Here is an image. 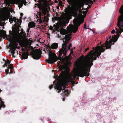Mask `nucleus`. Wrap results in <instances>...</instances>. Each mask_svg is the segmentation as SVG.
<instances>
[{
	"mask_svg": "<svg viewBox=\"0 0 123 123\" xmlns=\"http://www.w3.org/2000/svg\"><path fill=\"white\" fill-rule=\"evenodd\" d=\"M14 21L15 22L18 23L19 21V20L17 19L15 17H14L13 18H9V21L10 22L11 21L13 22Z\"/></svg>",
	"mask_w": 123,
	"mask_h": 123,
	"instance_id": "nucleus-13",
	"label": "nucleus"
},
{
	"mask_svg": "<svg viewBox=\"0 0 123 123\" xmlns=\"http://www.w3.org/2000/svg\"><path fill=\"white\" fill-rule=\"evenodd\" d=\"M43 14H45V15H46V12H45L43 11Z\"/></svg>",
	"mask_w": 123,
	"mask_h": 123,
	"instance_id": "nucleus-37",
	"label": "nucleus"
},
{
	"mask_svg": "<svg viewBox=\"0 0 123 123\" xmlns=\"http://www.w3.org/2000/svg\"><path fill=\"white\" fill-rule=\"evenodd\" d=\"M5 19L3 18H1L0 20V25L1 26H3L4 25V23H3L1 21H5Z\"/></svg>",
	"mask_w": 123,
	"mask_h": 123,
	"instance_id": "nucleus-19",
	"label": "nucleus"
},
{
	"mask_svg": "<svg viewBox=\"0 0 123 123\" xmlns=\"http://www.w3.org/2000/svg\"><path fill=\"white\" fill-rule=\"evenodd\" d=\"M88 60H87L85 63H82L81 65L80 69L76 71L73 76H71L69 79L73 84H75V79L77 76L83 77L84 76H88L89 75V72L91 67L93 65V63H90Z\"/></svg>",
	"mask_w": 123,
	"mask_h": 123,
	"instance_id": "nucleus-3",
	"label": "nucleus"
},
{
	"mask_svg": "<svg viewBox=\"0 0 123 123\" xmlns=\"http://www.w3.org/2000/svg\"><path fill=\"white\" fill-rule=\"evenodd\" d=\"M54 27H55V29L56 31H58V30L60 28V26L58 25H56L54 24L53 25Z\"/></svg>",
	"mask_w": 123,
	"mask_h": 123,
	"instance_id": "nucleus-21",
	"label": "nucleus"
},
{
	"mask_svg": "<svg viewBox=\"0 0 123 123\" xmlns=\"http://www.w3.org/2000/svg\"><path fill=\"white\" fill-rule=\"evenodd\" d=\"M75 47H74V49H75Z\"/></svg>",
	"mask_w": 123,
	"mask_h": 123,
	"instance_id": "nucleus-54",
	"label": "nucleus"
},
{
	"mask_svg": "<svg viewBox=\"0 0 123 123\" xmlns=\"http://www.w3.org/2000/svg\"><path fill=\"white\" fill-rule=\"evenodd\" d=\"M3 60L5 62V66H7L8 65L10 64L11 62V61H9L8 59H7V61H6L4 59H3Z\"/></svg>",
	"mask_w": 123,
	"mask_h": 123,
	"instance_id": "nucleus-18",
	"label": "nucleus"
},
{
	"mask_svg": "<svg viewBox=\"0 0 123 123\" xmlns=\"http://www.w3.org/2000/svg\"><path fill=\"white\" fill-rule=\"evenodd\" d=\"M56 55L55 54L52 53L51 50L48 52L49 58L46 59L45 61L48 63L53 64L57 61V59L55 57L54 55Z\"/></svg>",
	"mask_w": 123,
	"mask_h": 123,
	"instance_id": "nucleus-8",
	"label": "nucleus"
},
{
	"mask_svg": "<svg viewBox=\"0 0 123 123\" xmlns=\"http://www.w3.org/2000/svg\"><path fill=\"white\" fill-rule=\"evenodd\" d=\"M53 27L52 26H50L49 27V29L50 30H53Z\"/></svg>",
	"mask_w": 123,
	"mask_h": 123,
	"instance_id": "nucleus-31",
	"label": "nucleus"
},
{
	"mask_svg": "<svg viewBox=\"0 0 123 123\" xmlns=\"http://www.w3.org/2000/svg\"><path fill=\"white\" fill-rule=\"evenodd\" d=\"M39 9L41 10V8L40 7V8H39Z\"/></svg>",
	"mask_w": 123,
	"mask_h": 123,
	"instance_id": "nucleus-52",
	"label": "nucleus"
},
{
	"mask_svg": "<svg viewBox=\"0 0 123 123\" xmlns=\"http://www.w3.org/2000/svg\"><path fill=\"white\" fill-rule=\"evenodd\" d=\"M115 29L116 30V31H119V30L117 28H115Z\"/></svg>",
	"mask_w": 123,
	"mask_h": 123,
	"instance_id": "nucleus-35",
	"label": "nucleus"
},
{
	"mask_svg": "<svg viewBox=\"0 0 123 123\" xmlns=\"http://www.w3.org/2000/svg\"><path fill=\"white\" fill-rule=\"evenodd\" d=\"M101 43H99L98 44V45L99 44H100Z\"/></svg>",
	"mask_w": 123,
	"mask_h": 123,
	"instance_id": "nucleus-53",
	"label": "nucleus"
},
{
	"mask_svg": "<svg viewBox=\"0 0 123 123\" xmlns=\"http://www.w3.org/2000/svg\"><path fill=\"white\" fill-rule=\"evenodd\" d=\"M71 34L70 33L68 34H67L65 36V37L63 38V39H65V41H63L64 43L62 45V48L60 49V50L59 51V54L60 56L63 57V56H62V54H63V56H65L68 50H70V48L72 46V44L71 43H70L68 47L67 45L71 38Z\"/></svg>",
	"mask_w": 123,
	"mask_h": 123,
	"instance_id": "nucleus-4",
	"label": "nucleus"
},
{
	"mask_svg": "<svg viewBox=\"0 0 123 123\" xmlns=\"http://www.w3.org/2000/svg\"><path fill=\"white\" fill-rule=\"evenodd\" d=\"M41 52L38 49H36L32 54L33 58L35 59H38L41 57Z\"/></svg>",
	"mask_w": 123,
	"mask_h": 123,
	"instance_id": "nucleus-9",
	"label": "nucleus"
},
{
	"mask_svg": "<svg viewBox=\"0 0 123 123\" xmlns=\"http://www.w3.org/2000/svg\"><path fill=\"white\" fill-rule=\"evenodd\" d=\"M55 85L56 86H55L54 88L55 89H56L57 90H58L57 92L58 93L59 92L62 90V87H63V90H64L66 88V86L62 83H59L57 85L55 84Z\"/></svg>",
	"mask_w": 123,
	"mask_h": 123,
	"instance_id": "nucleus-11",
	"label": "nucleus"
},
{
	"mask_svg": "<svg viewBox=\"0 0 123 123\" xmlns=\"http://www.w3.org/2000/svg\"><path fill=\"white\" fill-rule=\"evenodd\" d=\"M86 23H85L84 24V29H87L86 28Z\"/></svg>",
	"mask_w": 123,
	"mask_h": 123,
	"instance_id": "nucleus-28",
	"label": "nucleus"
},
{
	"mask_svg": "<svg viewBox=\"0 0 123 123\" xmlns=\"http://www.w3.org/2000/svg\"><path fill=\"white\" fill-rule=\"evenodd\" d=\"M115 32V30L114 29L111 32V33L112 34H113Z\"/></svg>",
	"mask_w": 123,
	"mask_h": 123,
	"instance_id": "nucleus-29",
	"label": "nucleus"
},
{
	"mask_svg": "<svg viewBox=\"0 0 123 123\" xmlns=\"http://www.w3.org/2000/svg\"><path fill=\"white\" fill-rule=\"evenodd\" d=\"M64 91L63 92V95L66 96H68V95L69 94V91L68 90H65L64 89Z\"/></svg>",
	"mask_w": 123,
	"mask_h": 123,
	"instance_id": "nucleus-20",
	"label": "nucleus"
},
{
	"mask_svg": "<svg viewBox=\"0 0 123 123\" xmlns=\"http://www.w3.org/2000/svg\"><path fill=\"white\" fill-rule=\"evenodd\" d=\"M12 31H9V36H8L6 33V31L0 29V41L2 40L3 37H9L10 40L12 43L10 46V50L12 57H15L14 55L15 51L17 48L19 49L20 47L18 46V43L19 44L23 43L24 37H26V34L23 29L21 31V34L19 33V28L17 26L13 27Z\"/></svg>",
	"mask_w": 123,
	"mask_h": 123,
	"instance_id": "nucleus-1",
	"label": "nucleus"
},
{
	"mask_svg": "<svg viewBox=\"0 0 123 123\" xmlns=\"http://www.w3.org/2000/svg\"><path fill=\"white\" fill-rule=\"evenodd\" d=\"M60 33L61 34H62V35H65V33L64 32H63V31H61L60 32Z\"/></svg>",
	"mask_w": 123,
	"mask_h": 123,
	"instance_id": "nucleus-33",
	"label": "nucleus"
},
{
	"mask_svg": "<svg viewBox=\"0 0 123 123\" xmlns=\"http://www.w3.org/2000/svg\"><path fill=\"white\" fill-rule=\"evenodd\" d=\"M82 1L83 0H74V5L72 10L71 7L69 5L65 9L64 12L66 13L71 12L73 15H76L79 8L83 6L84 5L82 4Z\"/></svg>",
	"mask_w": 123,
	"mask_h": 123,
	"instance_id": "nucleus-5",
	"label": "nucleus"
},
{
	"mask_svg": "<svg viewBox=\"0 0 123 123\" xmlns=\"http://www.w3.org/2000/svg\"><path fill=\"white\" fill-rule=\"evenodd\" d=\"M89 49V48H86L85 50V52L86 51L88 50Z\"/></svg>",
	"mask_w": 123,
	"mask_h": 123,
	"instance_id": "nucleus-36",
	"label": "nucleus"
},
{
	"mask_svg": "<svg viewBox=\"0 0 123 123\" xmlns=\"http://www.w3.org/2000/svg\"><path fill=\"white\" fill-rule=\"evenodd\" d=\"M35 5L37 6H39V5L38 4H35Z\"/></svg>",
	"mask_w": 123,
	"mask_h": 123,
	"instance_id": "nucleus-41",
	"label": "nucleus"
},
{
	"mask_svg": "<svg viewBox=\"0 0 123 123\" xmlns=\"http://www.w3.org/2000/svg\"><path fill=\"white\" fill-rule=\"evenodd\" d=\"M42 15V14L41 13V12H40L39 15V17H41V16Z\"/></svg>",
	"mask_w": 123,
	"mask_h": 123,
	"instance_id": "nucleus-38",
	"label": "nucleus"
},
{
	"mask_svg": "<svg viewBox=\"0 0 123 123\" xmlns=\"http://www.w3.org/2000/svg\"><path fill=\"white\" fill-rule=\"evenodd\" d=\"M27 3V2L25 0H23L21 2H20V5L21 6V7L23 6V4L24 5H26V4Z\"/></svg>",
	"mask_w": 123,
	"mask_h": 123,
	"instance_id": "nucleus-23",
	"label": "nucleus"
},
{
	"mask_svg": "<svg viewBox=\"0 0 123 123\" xmlns=\"http://www.w3.org/2000/svg\"><path fill=\"white\" fill-rule=\"evenodd\" d=\"M73 51V49H72L71 50L70 53L69 55H70L71 54H72L74 52Z\"/></svg>",
	"mask_w": 123,
	"mask_h": 123,
	"instance_id": "nucleus-27",
	"label": "nucleus"
},
{
	"mask_svg": "<svg viewBox=\"0 0 123 123\" xmlns=\"http://www.w3.org/2000/svg\"><path fill=\"white\" fill-rule=\"evenodd\" d=\"M67 23V22L61 21L60 22V25L62 27H63L66 26Z\"/></svg>",
	"mask_w": 123,
	"mask_h": 123,
	"instance_id": "nucleus-17",
	"label": "nucleus"
},
{
	"mask_svg": "<svg viewBox=\"0 0 123 123\" xmlns=\"http://www.w3.org/2000/svg\"><path fill=\"white\" fill-rule=\"evenodd\" d=\"M58 47V44L56 43H54L51 45V49H56Z\"/></svg>",
	"mask_w": 123,
	"mask_h": 123,
	"instance_id": "nucleus-15",
	"label": "nucleus"
},
{
	"mask_svg": "<svg viewBox=\"0 0 123 123\" xmlns=\"http://www.w3.org/2000/svg\"><path fill=\"white\" fill-rule=\"evenodd\" d=\"M105 45V43L101 46H97L95 49L94 47L92 48L93 50H91L84 57L83 55L80 56L79 58V61L82 63H85L87 60H88L90 63H93L92 62L93 60H96L97 57L99 58V56L101 54V53L104 52L106 49H106V46Z\"/></svg>",
	"mask_w": 123,
	"mask_h": 123,
	"instance_id": "nucleus-2",
	"label": "nucleus"
},
{
	"mask_svg": "<svg viewBox=\"0 0 123 123\" xmlns=\"http://www.w3.org/2000/svg\"><path fill=\"white\" fill-rule=\"evenodd\" d=\"M8 66V68L9 69H12L13 68V65L12 64H10V65Z\"/></svg>",
	"mask_w": 123,
	"mask_h": 123,
	"instance_id": "nucleus-25",
	"label": "nucleus"
},
{
	"mask_svg": "<svg viewBox=\"0 0 123 123\" xmlns=\"http://www.w3.org/2000/svg\"><path fill=\"white\" fill-rule=\"evenodd\" d=\"M2 90L0 89V92H1Z\"/></svg>",
	"mask_w": 123,
	"mask_h": 123,
	"instance_id": "nucleus-49",
	"label": "nucleus"
},
{
	"mask_svg": "<svg viewBox=\"0 0 123 123\" xmlns=\"http://www.w3.org/2000/svg\"><path fill=\"white\" fill-rule=\"evenodd\" d=\"M95 0H93L92 1V0H91L90 1H87L86 2V5H88L89 4H92L93 2H95Z\"/></svg>",
	"mask_w": 123,
	"mask_h": 123,
	"instance_id": "nucleus-22",
	"label": "nucleus"
},
{
	"mask_svg": "<svg viewBox=\"0 0 123 123\" xmlns=\"http://www.w3.org/2000/svg\"><path fill=\"white\" fill-rule=\"evenodd\" d=\"M55 81H54V82H53V83L54 84L55 83Z\"/></svg>",
	"mask_w": 123,
	"mask_h": 123,
	"instance_id": "nucleus-45",
	"label": "nucleus"
},
{
	"mask_svg": "<svg viewBox=\"0 0 123 123\" xmlns=\"http://www.w3.org/2000/svg\"><path fill=\"white\" fill-rule=\"evenodd\" d=\"M122 32L121 30H119L118 31H116L117 34L116 35H115L114 36H112V39H111L108 42L106 41L105 42V46H106V49H111V45L114 44V43L116 42L120 34Z\"/></svg>",
	"mask_w": 123,
	"mask_h": 123,
	"instance_id": "nucleus-6",
	"label": "nucleus"
},
{
	"mask_svg": "<svg viewBox=\"0 0 123 123\" xmlns=\"http://www.w3.org/2000/svg\"><path fill=\"white\" fill-rule=\"evenodd\" d=\"M119 11L120 15L118 19L117 26L120 30L123 32V5L119 8Z\"/></svg>",
	"mask_w": 123,
	"mask_h": 123,
	"instance_id": "nucleus-7",
	"label": "nucleus"
},
{
	"mask_svg": "<svg viewBox=\"0 0 123 123\" xmlns=\"http://www.w3.org/2000/svg\"><path fill=\"white\" fill-rule=\"evenodd\" d=\"M79 79V77H77V79Z\"/></svg>",
	"mask_w": 123,
	"mask_h": 123,
	"instance_id": "nucleus-51",
	"label": "nucleus"
},
{
	"mask_svg": "<svg viewBox=\"0 0 123 123\" xmlns=\"http://www.w3.org/2000/svg\"><path fill=\"white\" fill-rule=\"evenodd\" d=\"M30 29V28H28L27 29V31L29 32Z\"/></svg>",
	"mask_w": 123,
	"mask_h": 123,
	"instance_id": "nucleus-43",
	"label": "nucleus"
},
{
	"mask_svg": "<svg viewBox=\"0 0 123 123\" xmlns=\"http://www.w3.org/2000/svg\"><path fill=\"white\" fill-rule=\"evenodd\" d=\"M47 47L48 48H49V49H51V46H50L49 45H47Z\"/></svg>",
	"mask_w": 123,
	"mask_h": 123,
	"instance_id": "nucleus-34",
	"label": "nucleus"
},
{
	"mask_svg": "<svg viewBox=\"0 0 123 123\" xmlns=\"http://www.w3.org/2000/svg\"><path fill=\"white\" fill-rule=\"evenodd\" d=\"M5 106V105L4 104H2L0 105V107H4Z\"/></svg>",
	"mask_w": 123,
	"mask_h": 123,
	"instance_id": "nucleus-26",
	"label": "nucleus"
},
{
	"mask_svg": "<svg viewBox=\"0 0 123 123\" xmlns=\"http://www.w3.org/2000/svg\"><path fill=\"white\" fill-rule=\"evenodd\" d=\"M63 101H65V99L64 98H63Z\"/></svg>",
	"mask_w": 123,
	"mask_h": 123,
	"instance_id": "nucleus-46",
	"label": "nucleus"
},
{
	"mask_svg": "<svg viewBox=\"0 0 123 123\" xmlns=\"http://www.w3.org/2000/svg\"><path fill=\"white\" fill-rule=\"evenodd\" d=\"M35 26V25L33 22H29L28 24V26L30 28H33Z\"/></svg>",
	"mask_w": 123,
	"mask_h": 123,
	"instance_id": "nucleus-16",
	"label": "nucleus"
},
{
	"mask_svg": "<svg viewBox=\"0 0 123 123\" xmlns=\"http://www.w3.org/2000/svg\"><path fill=\"white\" fill-rule=\"evenodd\" d=\"M88 6H89V8H90L91 7V6H90L89 5Z\"/></svg>",
	"mask_w": 123,
	"mask_h": 123,
	"instance_id": "nucleus-47",
	"label": "nucleus"
},
{
	"mask_svg": "<svg viewBox=\"0 0 123 123\" xmlns=\"http://www.w3.org/2000/svg\"><path fill=\"white\" fill-rule=\"evenodd\" d=\"M10 71H11V73H12V70H10Z\"/></svg>",
	"mask_w": 123,
	"mask_h": 123,
	"instance_id": "nucleus-48",
	"label": "nucleus"
},
{
	"mask_svg": "<svg viewBox=\"0 0 123 123\" xmlns=\"http://www.w3.org/2000/svg\"><path fill=\"white\" fill-rule=\"evenodd\" d=\"M53 85H51L49 87L50 89H51L53 87Z\"/></svg>",
	"mask_w": 123,
	"mask_h": 123,
	"instance_id": "nucleus-30",
	"label": "nucleus"
},
{
	"mask_svg": "<svg viewBox=\"0 0 123 123\" xmlns=\"http://www.w3.org/2000/svg\"><path fill=\"white\" fill-rule=\"evenodd\" d=\"M59 70L62 71L60 74V75H61L62 76L65 73L63 71L65 69V67L63 65H60L59 67Z\"/></svg>",
	"mask_w": 123,
	"mask_h": 123,
	"instance_id": "nucleus-12",
	"label": "nucleus"
},
{
	"mask_svg": "<svg viewBox=\"0 0 123 123\" xmlns=\"http://www.w3.org/2000/svg\"><path fill=\"white\" fill-rule=\"evenodd\" d=\"M68 64H71L70 62L68 61Z\"/></svg>",
	"mask_w": 123,
	"mask_h": 123,
	"instance_id": "nucleus-44",
	"label": "nucleus"
},
{
	"mask_svg": "<svg viewBox=\"0 0 123 123\" xmlns=\"http://www.w3.org/2000/svg\"><path fill=\"white\" fill-rule=\"evenodd\" d=\"M70 0H67V1L68 2V3H69L70 2Z\"/></svg>",
	"mask_w": 123,
	"mask_h": 123,
	"instance_id": "nucleus-42",
	"label": "nucleus"
},
{
	"mask_svg": "<svg viewBox=\"0 0 123 123\" xmlns=\"http://www.w3.org/2000/svg\"><path fill=\"white\" fill-rule=\"evenodd\" d=\"M28 53L25 52L22 54V57L24 59H26L28 58Z\"/></svg>",
	"mask_w": 123,
	"mask_h": 123,
	"instance_id": "nucleus-14",
	"label": "nucleus"
},
{
	"mask_svg": "<svg viewBox=\"0 0 123 123\" xmlns=\"http://www.w3.org/2000/svg\"><path fill=\"white\" fill-rule=\"evenodd\" d=\"M23 13H21L20 14V16H21V17H22L23 16Z\"/></svg>",
	"mask_w": 123,
	"mask_h": 123,
	"instance_id": "nucleus-40",
	"label": "nucleus"
},
{
	"mask_svg": "<svg viewBox=\"0 0 123 123\" xmlns=\"http://www.w3.org/2000/svg\"><path fill=\"white\" fill-rule=\"evenodd\" d=\"M111 36H110L109 37V38H111Z\"/></svg>",
	"mask_w": 123,
	"mask_h": 123,
	"instance_id": "nucleus-50",
	"label": "nucleus"
},
{
	"mask_svg": "<svg viewBox=\"0 0 123 123\" xmlns=\"http://www.w3.org/2000/svg\"><path fill=\"white\" fill-rule=\"evenodd\" d=\"M73 23L75 26L73 28L74 30V32L75 33L77 31L78 27L80 25L81 23L80 20L78 19H76L73 20Z\"/></svg>",
	"mask_w": 123,
	"mask_h": 123,
	"instance_id": "nucleus-10",
	"label": "nucleus"
},
{
	"mask_svg": "<svg viewBox=\"0 0 123 123\" xmlns=\"http://www.w3.org/2000/svg\"><path fill=\"white\" fill-rule=\"evenodd\" d=\"M44 19H45L46 18H48H48H47V17L46 16H44Z\"/></svg>",
	"mask_w": 123,
	"mask_h": 123,
	"instance_id": "nucleus-39",
	"label": "nucleus"
},
{
	"mask_svg": "<svg viewBox=\"0 0 123 123\" xmlns=\"http://www.w3.org/2000/svg\"><path fill=\"white\" fill-rule=\"evenodd\" d=\"M9 70V69H6L5 71H6V74H7L8 73Z\"/></svg>",
	"mask_w": 123,
	"mask_h": 123,
	"instance_id": "nucleus-32",
	"label": "nucleus"
},
{
	"mask_svg": "<svg viewBox=\"0 0 123 123\" xmlns=\"http://www.w3.org/2000/svg\"><path fill=\"white\" fill-rule=\"evenodd\" d=\"M61 20L62 21L66 22H67V20H66V18L64 16H62L61 17Z\"/></svg>",
	"mask_w": 123,
	"mask_h": 123,
	"instance_id": "nucleus-24",
	"label": "nucleus"
}]
</instances>
